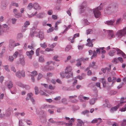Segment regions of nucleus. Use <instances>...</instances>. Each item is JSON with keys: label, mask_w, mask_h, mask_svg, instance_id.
I'll use <instances>...</instances> for the list:
<instances>
[{"label": "nucleus", "mask_w": 126, "mask_h": 126, "mask_svg": "<svg viewBox=\"0 0 126 126\" xmlns=\"http://www.w3.org/2000/svg\"><path fill=\"white\" fill-rule=\"evenodd\" d=\"M14 58L13 56H10L9 57V61L12 62L14 60Z\"/></svg>", "instance_id": "nucleus-45"}, {"label": "nucleus", "mask_w": 126, "mask_h": 126, "mask_svg": "<svg viewBox=\"0 0 126 126\" xmlns=\"http://www.w3.org/2000/svg\"><path fill=\"white\" fill-rule=\"evenodd\" d=\"M95 102V100L94 99H91L90 101V103L91 105H93Z\"/></svg>", "instance_id": "nucleus-48"}, {"label": "nucleus", "mask_w": 126, "mask_h": 126, "mask_svg": "<svg viewBox=\"0 0 126 126\" xmlns=\"http://www.w3.org/2000/svg\"><path fill=\"white\" fill-rule=\"evenodd\" d=\"M115 52V50H110L109 53V54L110 56H113L114 55V54Z\"/></svg>", "instance_id": "nucleus-29"}, {"label": "nucleus", "mask_w": 126, "mask_h": 126, "mask_svg": "<svg viewBox=\"0 0 126 126\" xmlns=\"http://www.w3.org/2000/svg\"><path fill=\"white\" fill-rule=\"evenodd\" d=\"M81 60L79 59H78L77 60V61H79V62H78L77 64H76V65L78 66H79L81 65V64L80 63V62L81 61Z\"/></svg>", "instance_id": "nucleus-42"}, {"label": "nucleus", "mask_w": 126, "mask_h": 126, "mask_svg": "<svg viewBox=\"0 0 126 126\" xmlns=\"http://www.w3.org/2000/svg\"><path fill=\"white\" fill-rule=\"evenodd\" d=\"M17 18H19L21 17L22 16V14L20 13L15 14L14 15Z\"/></svg>", "instance_id": "nucleus-27"}, {"label": "nucleus", "mask_w": 126, "mask_h": 126, "mask_svg": "<svg viewBox=\"0 0 126 126\" xmlns=\"http://www.w3.org/2000/svg\"><path fill=\"white\" fill-rule=\"evenodd\" d=\"M19 53L18 51L15 52L14 54H13V56L14 57V58H16L18 54Z\"/></svg>", "instance_id": "nucleus-38"}, {"label": "nucleus", "mask_w": 126, "mask_h": 126, "mask_svg": "<svg viewBox=\"0 0 126 126\" xmlns=\"http://www.w3.org/2000/svg\"><path fill=\"white\" fill-rule=\"evenodd\" d=\"M15 74L16 77L19 78H21V76L23 77L25 76V71L23 70L21 72L20 71H18Z\"/></svg>", "instance_id": "nucleus-4"}, {"label": "nucleus", "mask_w": 126, "mask_h": 126, "mask_svg": "<svg viewBox=\"0 0 126 126\" xmlns=\"http://www.w3.org/2000/svg\"><path fill=\"white\" fill-rule=\"evenodd\" d=\"M12 88V89L10 90L11 93L12 94H16L17 92L16 88L14 87H13Z\"/></svg>", "instance_id": "nucleus-23"}, {"label": "nucleus", "mask_w": 126, "mask_h": 126, "mask_svg": "<svg viewBox=\"0 0 126 126\" xmlns=\"http://www.w3.org/2000/svg\"><path fill=\"white\" fill-rule=\"evenodd\" d=\"M54 107V106L51 105H47L46 104H43L41 107V108L45 109L49 108H52Z\"/></svg>", "instance_id": "nucleus-11"}, {"label": "nucleus", "mask_w": 126, "mask_h": 126, "mask_svg": "<svg viewBox=\"0 0 126 126\" xmlns=\"http://www.w3.org/2000/svg\"><path fill=\"white\" fill-rule=\"evenodd\" d=\"M95 63L94 62H93L91 63H90L89 65V67H93L95 65Z\"/></svg>", "instance_id": "nucleus-63"}, {"label": "nucleus", "mask_w": 126, "mask_h": 126, "mask_svg": "<svg viewBox=\"0 0 126 126\" xmlns=\"http://www.w3.org/2000/svg\"><path fill=\"white\" fill-rule=\"evenodd\" d=\"M72 11V10L71 8H69L67 11V13L69 15V16H71V12Z\"/></svg>", "instance_id": "nucleus-44"}, {"label": "nucleus", "mask_w": 126, "mask_h": 126, "mask_svg": "<svg viewBox=\"0 0 126 126\" xmlns=\"http://www.w3.org/2000/svg\"><path fill=\"white\" fill-rule=\"evenodd\" d=\"M118 58L117 59L116 58H114L113 60L112 61V62L113 63H114L115 62V63L117 64V63L118 62Z\"/></svg>", "instance_id": "nucleus-50"}, {"label": "nucleus", "mask_w": 126, "mask_h": 126, "mask_svg": "<svg viewBox=\"0 0 126 126\" xmlns=\"http://www.w3.org/2000/svg\"><path fill=\"white\" fill-rule=\"evenodd\" d=\"M78 123L77 124V126H82L84 124V123L82 120L78 119L77 120Z\"/></svg>", "instance_id": "nucleus-16"}, {"label": "nucleus", "mask_w": 126, "mask_h": 126, "mask_svg": "<svg viewBox=\"0 0 126 126\" xmlns=\"http://www.w3.org/2000/svg\"><path fill=\"white\" fill-rule=\"evenodd\" d=\"M40 50V48H37L36 50V55L37 56H39V52Z\"/></svg>", "instance_id": "nucleus-51"}, {"label": "nucleus", "mask_w": 126, "mask_h": 126, "mask_svg": "<svg viewBox=\"0 0 126 126\" xmlns=\"http://www.w3.org/2000/svg\"><path fill=\"white\" fill-rule=\"evenodd\" d=\"M7 87L10 89L13 87V83L12 81H10L7 84Z\"/></svg>", "instance_id": "nucleus-21"}, {"label": "nucleus", "mask_w": 126, "mask_h": 126, "mask_svg": "<svg viewBox=\"0 0 126 126\" xmlns=\"http://www.w3.org/2000/svg\"><path fill=\"white\" fill-rule=\"evenodd\" d=\"M32 75L34 76H36L37 75V71H34L32 72H31Z\"/></svg>", "instance_id": "nucleus-52"}, {"label": "nucleus", "mask_w": 126, "mask_h": 126, "mask_svg": "<svg viewBox=\"0 0 126 126\" xmlns=\"http://www.w3.org/2000/svg\"><path fill=\"white\" fill-rule=\"evenodd\" d=\"M35 36L36 37H39L41 40H42L44 38L43 32L42 30H40L39 31V34L35 35Z\"/></svg>", "instance_id": "nucleus-8"}, {"label": "nucleus", "mask_w": 126, "mask_h": 126, "mask_svg": "<svg viewBox=\"0 0 126 126\" xmlns=\"http://www.w3.org/2000/svg\"><path fill=\"white\" fill-rule=\"evenodd\" d=\"M61 77L62 78L65 77L66 78H69L73 77V73L70 67H67L66 68L65 72H61L60 73Z\"/></svg>", "instance_id": "nucleus-1"}, {"label": "nucleus", "mask_w": 126, "mask_h": 126, "mask_svg": "<svg viewBox=\"0 0 126 126\" xmlns=\"http://www.w3.org/2000/svg\"><path fill=\"white\" fill-rule=\"evenodd\" d=\"M122 126H125L126 125V119L124 120L122 123L121 124Z\"/></svg>", "instance_id": "nucleus-55"}, {"label": "nucleus", "mask_w": 126, "mask_h": 126, "mask_svg": "<svg viewBox=\"0 0 126 126\" xmlns=\"http://www.w3.org/2000/svg\"><path fill=\"white\" fill-rule=\"evenodd\" d=\"M102 8L100 6L96 8L93 9L94 14L95 17L96 18L99 17L101 14L99 11L102 10Z\"/></svg>", "instance_id": "nucleus-3"}, {"label": "nucleus", "mask_w": 126, "mask_h": 126, "mask_svg": "<svg viewBox=\"0 0 126 126\" xmlns=\"http://www.w3.org/2000/svg\"><path fill=\"white\" fill-rule=\"evenodd\" d=\"M86 5V3L85 2H83L81 4L80 6V9H81V13H82V11H84V9Z\"/></svg>", "instance_id": "nucleus-18"}, {"label": "nucleus", "mask_w": 126, "mask_h": 126, "mask_svg": "<svg viewBox=\"0 0 126 126\" xmlns=\"http://www.w3.org/2000/svg\"><path fill=\"white\" fill-rule=\"evenodd\" d=\"M83 97L82 95H80L78 97V99L80 100V101L83 102V100L82 99V98H83Z\"/></svg>", "instance_id": "nucleus-53"}, {"label": "nucleus", "mask_w": 126, "mask_h": 126, "mask_svg": "<svg viewBox=\"0 0 126 126\" xmlns=\"http://www.w3.org/2000/svg\"><path fill=\"white\" fill-rule=\"evenodd\" d=\"M72 47L71 45L67 46L65 49V51L67 52Z\"/></svg>", "instance_id": "nucleus-34"}, {"label": "nucleus", "mask_w": 126, "mask_h": 126, "mask_svg": "<svg viewBox=\"0 0 126 126\" xmlns=\"http://www.w3.org/2000/svg\"><path fill=\"white\" fill-rule=\"evenodd\" d=\"M33 8L37 10H39L41 9V6L37 3L35 2L33 4Z\"/></svg>", "instance_id": "nucleus-10"}, {"label": "nucleus", "mask_w": 126, "mask_h": 126, "mask_svg": "<svg viewBox=\"0 0 126 126\" xmlns=\"http://www.w3.org/2000/svg\"><path fill=\"white\" fill-rule=\"evenodd\" d=\"M40 45L41 47L44 48H45L47 47V45L45 42L43 44H41Z\"/></svg>", "instance_id": "nucleus-36"}, {"label": "nucleus", "mask_w": 126, "mask_h": 126, "mask_svg": "<svg viewBox=\"0 0 126 126\" xmlns=\"http://www.w3.org/2000/svg\"><path fill=\"white\" fill-rule=\"evenodd\" d=\"M33 7V4L32 3H29L27 6L28 9L29 10H31Z\"/></svg>", "instance_id": "nucleus-32"}, {"label": "nucleus", "mask_w": 126, "mask_h": 126, "mask_svg": "<svg viewBox=\"0 0 126 126\" xmlns=\"http://www.w3.org/2000/svg\"><path fill=\"white\" fill-rule=\"evenodd\" d=\"M43 76L42 74L41 73H39L38 75V77L37 78V80H40L42 77Z\"/></svg>", "instance_id": "nucleus-41"}, {"label": "nucleus", "mask_w": 126, "mask_h": 126, "mask_svg": "<svg viewBox=\"0 0 126 126\" xmlns=\"http://www.w3.org/2000/svg\"><path fill=\"white\" fill-rule=\"evenodd\" d=\"M24 59V58L23 56L21 57L20 58V63L23 66H24L25 64Z\"/></svg>", "instance_id": "nucleus-14"}, {"label": "nucleus", "mask_w": 126, "mask_h": 126, "mask_svg": "<svg viewBox=\"0 0 126 126\" xmlns=\"http://www.w3.org/2000/svg\"><path fill=\"white\" fill-rule=\"evenodd\" d=\"M117 93V92L116 91H110L109 94L111 95L115 94Z\"/></svg>", "instance_id": "nucleus-43"}, {"label": "nucleus", "mask_w": 126, "mask_h": 126, "mask_svg": "<svg viewBox=\"0 0 126 126\" xmlns=\"http://www.w3.org/2000/svg\"><path fill=\"white\" fill-rule=\"evenodd\" d=\"M65 125L67 126H71L73 125V123L72 122H70L68 123H66L64 122H61L60 125Z\"/></svg>", "instance_id": "nucleus-20"}, {"label": "nucleus", "mask_w": 126, "mask_h": 126, "mask_svg": "<svg viewBox=\"0 0 126 126\" xmlns=\"http://www.w3.org/2000/svg\"><path fill=\"white\" fill-rule=\"evenodd\" d=\"M15 41L13 40H10L9 43V49L10 51L12 50L15 47Z\"/></svg>", "instance_id": "nucleus-5"}, {"label": "nucleus", "mask_w": 126, "mask_h": 126, "mask_svg": "<svg viewBox=\"0 0 126 126\" xmlns=\"http://www.w3.org/2000/svg\"><path fill=\"white\" fill-rule=\"evenodd\" d=\"M115 21L114 20H110L109 21H106L105 24H107L108 25H113Z\"/></svg>", "instance_id": "nucleus-19"}, {"label": "nucleus", "mask_w": 126, "mask_h": 126, "mask_svg": "<svg viewBox=\"0 0 126 126\" xmlns=\"http://www.w3.org/2000/svg\"><path fill=\"white\" fill-rule=\"evenodd\" d=\"M4 77L2 76L0 77V82L2 83L3 81L4 80Z\"/></svg>", "instance_id": "nucleus-60"}, {"label": "nucleus", "mask_w": 126, "mask_h": 126, "mask_svg": "<svg viewBox=\"0 0 126 126\" xmlns=\"http://www.w3.org/2000/svg\"><path fill=\"white\" fill-rule=\"evenodd\" d=\"M30 25V22L29 21H26L24 23L23 25L25 27H27L28 26Z\"/></svg>", "instance_id": "nucleus-37"}, {"label": "nucleus", "mask_w": 126, "mask_h": 126, "mask_svg": "<svg viewBox=\"0 0 126 126\" xmlns=\"http://www.w3.org/2000/svg\"><path fill=\"white\" fill-rule=\"evenodd\" d=\"M87 41L88 43L86 44L87 45H88L89 47H93V45L92 43L91 42V40L90 39H88L87 40Z\"/></svg>", "instance_id": "nucleus-22"}, {"label": "nucleus", "mask_w": 126, "mask_h": 126, "mask_svg": "<svg viewBox=\"0 0 126 126\" xmlns=\"http://www.w3.org/2000/svg\"><path fill=\"white\" fill-rule=\"evenodd\" d=\"M8 25H6V24H4L3 25L2 27V28H3V29H5V30L6 31L7 29L6 28L8 27Z\"/></svg>", "instance_id": "nucleus-54"}, {"label": "nucleus", "mask_w": 126, "mask_h": 126, "mask_svg": "<svg viewBox=\"0 0 126 126\" xmlns=\"http://www.w3.org/2000/svg\"><path fill=\"white\" fill-rule=\"evenodd\" d=\"M92 30L91 29H88L86 31L87 33V34H90L92 33Z\"/></svg>", "instance_id": "nucleus-56"}, {"label": "nucleus", "mask_w": 126, "mask_h": 126, "mask_svg": "<svg viewBox=\"0 0 126 126\" xmlns=\"http://www.w3.org/2000/svg\"><path fill=\"white\" fill-rule=\"evenodd\" d=\"M32 93H30L28 94H27V96L26 98V100H28L30 99L31 101L32 102L33 104H35V100L32 97Z\"/></svg>", "instance_id": "nucleus-7"}, {"label": "nucleus", "mask_w": 126, "mask_h": 126, "mask_svg": "<svg viewBox=\"0 0 126 126\" xmlns=\"http://www.w3.org/2000/svg\"><path fill=\"white\" fill-rule=\"evenodd\" d=\"M111 67V65H109L108 68H107V67H106L104 68H102L101 69V71L104 73L106 72V71L107 70V72H109L110 71Z\"/></svg>", "instance_id": "nucleus-12"}, {"label": "nucleus", "mask_w": 126, "mask_h": 126, "mask_svg": "<svg viewBox=\"0 0 126 126\" xmlns=\"http://www.w3.org/2000/svg\"><path fill=\"white\" fill-rule=\"evenodd\" d=\"M102 80V83L104 87H105L106 86V80L104 78H102L101 79Z\"/></svg>", "instance_id": "nucleus-26"}, {"label": "nucleus", "mask_w": 126, "mask_h": 126, "mask_svg": "<svg viewBox=\"0 0 126 126\" xmlns=\"http://www.w3.org/2000/svg\"><path fill=\"white\" fill-rule=\"evenodd\" d=\"M106 31L108 32L107 37L109 39H111L115 37L114 32L113 31L108 30Z\"/></svg>", "instance_id": "nucleus-6"}, {"label": "nucleus", "mask_w": 126, "mask_h": 126, "mask_svg": "<svg viewBox=\"0 0 126 126\" xmlns=\"http://www.w3.org/2000/svg\"><path fill=\"white\" fill-rule=\"evenodd\" d=\"M12 24H14L16 23V19L15 18H12Z\"/></svg>", "instance_id": "nucleus-59"}, {"label": "nucleus", "mask_w": 126, "mask_h": 126, "mask_svg": "<svg viewBox=\"0 0 126 126\" xmlns=\"http://www.w3.org/2000/svg\"><path fill=\"white\" fill-rule=\"evenodd\" d=\"M39 23L38 21H36L34 23V26L33 27L34 29H36L37 26Z\"/></svg>", "instance_id": "nucleus-35"}, {"label": "nucleus", "mask_w": 126, "mask_h": 126, "mask_svg": "<svg viewBox=\"0 0 126 126\" xmlns=\"http://www.w3.org/2000/svg\"><path fill=\"white\" fill-rule=\"evenodd\" d=\"M116 50L117 52V54L121 55L123 52L118 48H116Z\"/></svg>", "instance_id": "nucleus-30"}, {"label": "nucleus", "mask_w": 126, "mask_h": 126, "mask_svg": "<svg viewBox=\"0 0 126 126\" xmlns=\"http://www.w3.org/2000/svg\"><path fill=\"white\" fill-rule=\"evenodd\" d=\"M62 102L65 105H67V99L65 98H63L61 100Z\"/></svg>", "instance_id": "nucleus-28"}, {"label": "nucleus", "mask_w": 126, "mask_h": 126, "mask_svg": "<svg viewBox=\"0 0 126 126\" xmlns=\"http://www.w3.org/2000/svg\"><path fill=\"white\" fill-rule=\"evenodd\" d=\"M56 43H54L51 45H49L48 46L49 47H50L52 48H53L56 46Z\"/></svg>", "instance_id": "nucleus-61"}, {"label": "nucleus", "mask_w": 126, "mask_h": 126, "mask_svg": "<svg viewBox=\"0 0 126 126\" xmlns=\"http://www.w3.org/2000/svg\"><path fill=\"white\" fill-rule=\"evenodd\" d=\"M34 89L35 94L36 95L38 94L39 93L38 88L37 87H35Z\"/></svg>", "instance_id": "nucleus-40"}, {"label": "nucleus", "mask_w": 126, "mask_h": 126, "mask_svg": "<svg viewBox=\"0 0 126 126\" xmlns=\"http://www.w3.org/2000/svg\"><path fill=\"white\" fill-rule=\"evenodd\" d=\"M11 5L16 7H18V4L17 3L13 2H11Z\"/></svg>", "instance_id": "nucleus-47"}, {"label": "nucleus", "mask_w": 126, "mask_h": 126, "mask_svg": "<svg viewBox=\"0 0 126 126\" xmlns=\"http://www.w3.org/2000/svg\"><path fill=\"white\" fill-rule=\"evenodd\" d=\"M126 110V105H125V107H123L120 110L121 111H125Z\"/></svg>", "instance_id": "nucleus-58"}, {"label": "nucleus", "mask_w": 126, "mask_h": 126, "mask_svg": "<svg viewBox=\"0 0 126 126\" xmlns=\"http://www.w3.org/2000/svg\"><path fill=\"white\" fill-rule=\"evenodd\" d=\"M98 122V119L95 118L93 119L91 122V123L93 124L97 123Z\"/></svg>", "instance_id": "nucleus-57"}, {"label": "nucleus", "mask_w": 126, "mask_h": 126, "mask_svg": "<svg viewBox=\"0 0 126 126\" xmlns=\"http://www.w3.org/2000/svg\"><path fill=\"white\" fill-rule=\"evenodd\" d=\"M49 121L51 123H56L57 125H60V123H61V122H57L54 121L52 118H50L49 120Z\"/></svg>", "instance_id": "nucleus-15"}, {"label": "nucleus", "mask_w": 126, "mask_h": 126, "mask_svg": "<svg viewBox=\"0 0 126 126\" xmlns=\"http://www.w3.org/2000/svg\"><path fill=\"white\" fill-rule=\"evenodd\" d=\"M26 122L27 123V124L29 125H31L32 124V122L30 120H27Z\"/></svg>", "instance_id": "nucleus-64"}, {"label": "nucleus", "mask_w": 126, "mask_h": 126, "mask_svg": "<svg viewBox=\"0 0 126 126\" xmlns=\"http://www.w3.org/2000/svg\"><path fill=\"white\" fill-rule=\"evenodd\" d=\"M23 37V35L22 34L19 33L17 34V38L19 39L22 38Z\"/></svg>", "instance_id": "nucleus-49"}, {"label": "nucleus", "mask_w": 126, "mask_h": 126, "mask_svg": "<svg viewBox=\"0 0 126 126\" xmlns=\"http://www.w3.org/2000/svg\"><path fill=\"white\" fill-rule=\"evenodd\" d=\"M89 112V111L87 110H86L83 111L81 112V114L83 115H85L86 114Z\"/></svg>", "instance_id": "nucleus-39"}, {"label": "nucleus", "mask_w": 126, "mask_h": 126, "mask_svg": "<svg viewBox=\"0 0 126 126\" xmlns=\"http://www.w3.org/2000/svg\"><path fill=\"white\" fill-rule=\"evenodd\" d=\"M44 13H41L39 14H38L37 16V17L39 18H42L44 16Z\"/></svg>", "instance_id": "nucleus-25"}, {"label": "nucleus", "mask_w": 126, "mask_h": 126, "mask_svg": "<svg viewBox=\"0 0 126 126\" xmlns=\"http://www.w3.org/2000/svg\"><path fill=\"white\" fill-rule=\"evenodd\" d=\"M34 53V51L32 50H31L30 51H27L26 52V54L29 58L30 59H31L32 58V56L33 55Z\"/></svg>", "instance_id": "nucleus-9"}, {"label": "nucleus", "mask_w": 126, "mask_h": 126, "mask_svg": "<svg viewBox=\"0 0 126 126\" xmlns=\"http://www.w3.org/2000/svg\"><path fill=\"white\" fill-rule=\"evenodd\" d=\"M119 107V106L118 105L112 107L111 108L110 111L111 113H113L114 112L116 111Z\"/></svg>", "instance_id": "nucleus-13"}, {"label": "nucleus", "mask_w": 126, "mask_h": 126, "mask_svg": "<svg viewBox=\"0 0 126 126\" xmlns=\"http://www.w3.org/2000/svg\"><path fill=\"white\" fill-rule=\"evenodd\" d=\"M39 61L41 63H43L44 62V60L43 56H41L39 57Z\"/></svg>", "instance_id": "nucleus-31"}, {"label": "nucleus", "mask_w": 126, "mask_h": 126, "mask_svg": "<svg viewBox=\"0 0 126 126\" xmlns=\"http://www.w3.org/2000/svg\"><path fill=\"white\" fill-rule=\"evenodd\" d=\"M5 51V47H3L0 53V57L2 58L3 56V54Z\"/></svg>", "instance_id": "nucleus-24"}, {"label": "nucleus", "mask_w": 126, "mask_h": 126, "mask_svg": "<svg viewBox=\"0 0 126 126\" xmlns=\"http://www.w3.org/2000/svg\"><path fill=\"white\" fill-rule=\"evenodd\" d=\"M6 32V31L5 30V29L2 28L0 24V35H2L5 32Z\"/></svg>", "instance_id": "nucleus-17"}, {"label": "nucleus", "mask_w": 126, "mask_h": 126, "mask_svg": "<svg viewBox=\"0 0 126 126\" xmlns=\"http://www.w3.org/2000/svg\"><path fill=\"white\" fill-rule=\"evenodd\" d=\"M16 84L18 86L21 87H23L24 86L23 84L20 82L19 81H17L16 83Z\"/></svg>", "instance_id": "nucleus-33"}, {"label": "nucleus", "mask_w": 126, "mask_h": 126, "mask_svg": "<svg viewBox=\"0 0 126 126\" xmlns=\"http://www.w3.org/2000/svg\"><path fill=\"white\" fill-rule=\"evenodd\" d=\"M37 13V11H36L35 12V13L34 14H33V13H32L31 15H29V14H28V16L30 18H31L32 17H33V16H34L36 15Z\"/></svg>", "instance_id": "nucleus-46"}, {"label": "nucleus", "mask_w": 126, "mask_h": 126, "mask_svg": "<svg viewBox=\"0 0 126 126\" xmlns=\"http://www.w3.org/2000/svg\"><path fill=\"white\" fill-rule=\"evenodd\" d=\"M5 69L8 72L9 71V70L8 68V65L4 66Z\"/></svg>", "instance_id": "nucleus-62"}, {"label": "nucleus", "mask_w": 126, "mask_h": 126, "mask_svg": "<svg viewBox=\"0 0 126 126\" xmlns=\"http://www.w3.org/2000/svg\"><path fill=\"white\" fill-rule=\"evenodd\" d=\"M116 35L121 40L124 41V40L122 38V37H125L126 35V27L123 28L122 30L118 31L116 33Z\"/></svg>", "instance_id": "nucleus-2"}]
</instances>
